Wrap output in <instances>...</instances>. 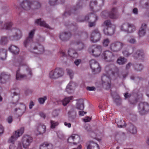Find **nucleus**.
<instances>
[{
    "mask_svg": "<svg viewBox=\"0 0 149 149\" xmlns=\"http://www.w3.org/2000/svg\"><path fill=\"white\" fill-rule=\"evenodd\" d=\"M107 75L109 76L104 75L102 76V81L103 86L106 89L109 88L111 87L110 78H114L118 75V69L114 65H111L107 66L106 68Z\"/></svg>",
    "mask_w": 149,
    "mask_h": 149,
    "instance_id": "nucleus-1",
    "label": "nucleus"
},
{
    "mask_svg": "<svg viewBox=\"0 0 149 149\" xmlns=\"http://www.w3.org/2000/svg\"><path fill=\"white\" fill-rule=\"evenodd\" d=\"M20 6L24 10L32 12L39 8L41 7V4L38 2H33L29 0H24L20 3Z\"/></svg>",
    "mask_w": 149,
    "mask_h": 149,
    "instance_id": "nucleus-2",
    "label": "nucleus"
},
{
    "mask_svg": "<svg viewBox=\"0 0 149 149\" xmlns=\"http://www.w3.org/2000/svg\"><path fill=\"white\" fill-rule=\"evenodd\" d=\"M102 51V47L100 45H92L89 46L88 49L89 53L96 57L100 56Z\"/></svg>",
    "mask_w": 149,
    "mask_h": 149,
    "instance_id": "nucleus-3",
    "label": "nucleus"
},
{
    "mask_svg": "<svg viewBox=\"0 0 149 149\" xmlns=\"http://www.w3.org/2000/svg\"><path fill=\"white\" fill-rule=\"evenodd\" d=\"M30 50L36 54H41L44 52V49L42 45L38 43L33 42L31 44Z\"/></svg>",
    "mask_w": 149,
    "mask_h": 149,
    "instance_id": "nucleus-4",
    "label": "nucleus"
},
{
    "mask_svg": "<svg viewBox=\"0 0 149 149\" xmlns=\"http://www.w3.org/2000/svg\"><path fill=\"white\" fill-rule=\"evenodd\" d=\"M63 74V72L61 69L56 68L50 72L49 77L52 79H56L62 76Z\"/></svg>",
    "mask_w": 149,
    "mask_h": 149,
    "instance_id": "nucleus-5",
    "label": "nucleus"
},
{
    "mask_svg": "<svg viewBox=\"0 0 149 149\" xmlns=\"http://www.w3.org/2000/svg\"><path fill=\"white\" fill-rule=\"evenodd\" d=\"M120 28L122 31L127 33H132L136 30L135 26L133 24L127 22L123 24Z\"/></svg>",
    "mask_w": 149,
    "mask_h": 149,
    "instance_id": "nucleus-6",
    "label": "nucleus"
},
{
    "mask_svg": "<svg viewBox=\"0 0 149 149\" xmlns=\"http://www.w3.org/2000/svg\"><path fill=\"white\" fill-rule=\"evenodd\" d=\"M24 131V128L23 127H22L20 129L15 131L8 140V143H14L17 138L22 134Z\"/></svg>",
    "mask_w": 149,
    "mask_h": 149,
    "instance_id": "nucleus-7",
    "label": "nucleus"
},
{
    "mask_svg": "<svg viewBox=\"0 0 149 149\" xmlns=\"http://www.w3.org/2000/svg\"><path fill=\"white\" fill-rule=\"evenodd\" d=\"M90 67L92 71L95 74L99 72L101 70V68L99 63L95 60L92 59L89 61Z\"/></svg>",
    "mask_w": 149,
    "mask_h": 149,
    "instance_id": "nucleus-8",
    "label": "nucleus"
},
{
    "mask_svg": "<svg viewBox=\"0 0 149 149\" xmlns=\"http://www.w3.org/2000/svg\"><path fill=\"white\" fill-rule=\"evenodd\" d=\"M123 45L122 42L116 41L111 43L110 45L109 48L112 51L117 52L122 49Z\"/></svg>",
    "mask_w": 149,
    "mask_h": 149,
    "instance_id": "nucleus-9",
    "label": "nucleus"
},
{
    "mask_svg": "<svg viewBox=\"0 0 149 149\" xmlns=\"http://www.w3.org/2000/svg\"><path fill=\"white\" fill-rule=\"evenodd\" d=\"M101 38V34L98 29L94 30L92 32L91 40L93 42H96L99 41Z\"/></svg>",
    "mask_w": 149,
    "mask_h": 149,
    "instance_id": "nucleus-10",
    "label": "nucleus"
},
{
    "mask_svg": "<svg viewBox=\"0 0 149 149\" xmlns=\"http://www.w3.org/2000/svg\"><path fill=\"white\" fill-rule=\"evenodd\" d=\"M138 109L140 114H145L149 111V105L146 102H141L139 104Z\"/></svg>",
    "mask_w": 149,
    "mask_h": 149,
    "instance_id": "nucleus-11",
    "label": "nucleus"
},
{
    "mask_svg": "<svg viewBox=\"0 0 149 149\" xmlns=\"http://www.w3.org/2000/svg\"><path fill=\"white\" fill-rule=\"evenodd\" d=\"M32 141L33 139L30 136L28 135L24 136L22 139V143L23 147L25 148H28Z\"/></svg>",
    "mask_w": 149,
    "mask_h": 149,
    "instance_id": "nucleus-12",
    "label": "nucleus"
},
{
    "mask_svg": "<svg viewBox=\"0 0 149 149\" xmlns=\"http://www.w3.org/2000/svg\"><path fill=\"white\" fill-rule=\"evenodd\" d=\"M103 57L104 60L108 62H113L114 60L113 54L109 51H106L103 52Z\"/></svg>",
    "mask_w": 149,
    "mask_h": 149,
    "instance_id": "nucleus-13",
    "label": "nucleus"
},
{
    "mask_svg": "<svg viewBox=\"0 0 149 149\" xmlns=\"http://www.w3.org/2000/svg\"><path fill=\"white\" fill-rule=\"evenodd\" d=\"M80 140V136L77 134H73L68 139V143L76 145L78 143Z\"/></svg>",
    "mask_w": 149,
    "mask_h": 149,
    "instance_id": "nucleus-14",
    "label": "nucleus"
},
{
    "mask_svg": "<svg viewBox=\"0 0 149 149\" xmlns=\"http://www.w3.org/2000/svg\"><path fill=\"white\" fill-rule=\"evenodd\" d=\"M71 36V33L69 31H65L60 33L59 37L62 41L68 40Z\"/></svg>",
    "mask_w": 149,
    "mask_h": 149,
    "instance_id": "nucleus-15",
    "label": "nucleus"
},
{
    "mask_svg": "<svg viewBox=\"0 0 149 149\" xmlns=\"http://www.w3.org/2000/svg\"><path fill=\"white\" fill-rule=\"evenodd\" d=\"M134 48L131 46H128L124 49L122 52L123 55L126 57H128L134 52Z\"/></svg>",
    "mask_w": 149,
    "mask_h": 149,
    "instance_id": "nucleus-16",
    "label": "nucleus"
},
{
    "mask_svg": "<svg viewBox=\"0 0 149 149\" xmlns=\"http://www.w3.org/2000/svg\"><path fill=\"white\" fill-rule=\"evenodd\" d=\"M26 106L23 104H20L18 108H16L15 109V111L18 116H21L24 113L26 110Z\"/></svg>",
    "mask_w": 149,
    "mask_h": 149,
    "instance_id": "nucleus-17",
    "label": "nucleus"
},
{
    "mask_svg": "<svg viewBox=\"0 0 149 149\" xmlns=\"http://www.w3.org/2000/svg\"><path fill=\"white\" fill-rule=\"evenodd\" d=\"M97 20V16L95 14L91 13L89 14L88 15L86 16L84 19L82 21L88 20L90 22L94 21H96Z\"/></svg>",
    "mask_w": 149,
    "mask_h": 149,
    "instance_id": "nucleus-18",
    "label": "nucleus"
},
{
    "mask_svg": "<svg viewBox=\"0 0 149 149\" xmlns=\"http://www.w3.org/2000/svg\"><path fill=\"white\" fill-rule=\"evenodd\" d=\"M87 149H99V145L93 141L87 144Z\"/></svg>",
    "mask_w": 149,
    "mask_h": 149,
    "instance_id": "nucleus-19",
    "label": "nucleus"
},
{
    "mask_svg": "<svg viewBox=\"0 0 149 149\" xmlns=\"http://www.w3.org/2000/svg\"><path fill=\"white\" fill-rule=\"evenodd\" d=\"M10 76L4 73H2L0 77V83H5L10 79Z\"/></svg>",
    "mask_w": 149,
    "mask_h": 149,
    "instance_id": "nucleus-20",
    "label": "nucleus"
},
{
    "mask_svg": "<svg viewBox=\"0 0 149 149\" xmlns=\"http://www.w3.org/2000/svg\"><path fill=\"white\" fill-rule=\"evenodd\" d=\"M134 56L136 59L143 60L144 58V54L142 51L137 50L134 54Z\"/></svg>",
    "mask_w": 149,
    "mask_h": 149,
    "instance_id": "nucleus-21",
    "label": "nucleus"
},
{
    "mask_svg": "<svg viewBox=\"0 0 149 149\" xmlns=\"http://www.w3.org/2000/svg\"><path fill=\"white\" fill-rule=\"evenodd\" d=\"M16 79L17 80H21L22 79H27V76L25 74H22L19 72V70H17L16 74Z\"/></svg>",
    "mask_w": 149,
    "mask_h": 149,
    "instance_id": "nucleus-22",
    "label": "nucleus"
},
{
    "mask_svg": "<svg viewBox=\"0 0 149 149\" xmlns=\"http://www.w3.org/2000/svg\"><path fill=\"white\" fill-rule=\"evenodd\" d=\"M35 23L37 25L43 26L47 28H49V25L45 22L42 20L41 18H39L36 20Z\"/></svg>",
    "mask_w": 149,
    "mask_h": 149,
    "instance_id": "nucleus-23",
    "label": "nucleus"
},
{
    "mask_svg": "<svg viewBox=\"0 0 149 149\" xmlns=\"http://www.w3.org/2000/svg\"><path fill=\"white\" fill-rule=\"evenodd\" d=\"M104 33L106 35L111 36L114 33V29L113 26L108 27L104 29Z\"/></svg>",
    "mask_w": 149,
    "mask_h": 149,
    "instance_id": "nucleus-24",
    "label": "nucleus"
},
{
    "mask_svg": "<svg viewBox=\"0 0 149 149\" xmlns=\"http://www.w3.org/2000/svg\"><path fill=\"white\" fill-rule=\"evenodd\" d=\"M146 29V24H142L138 33L140 36H142L145 35Z\"/></svg>",
    "mask_w": 149,
    "mask_h": 149,
    "instance_id": "nucleus-25",
    "label": "nucleus"
},
{
    "mask_svg": "<svg viewBox=\"0 0 149 149\" xmlns=\"http://www.w3.org/2000/svg\"><path fill=\"white\" fill-rule=\"evenodd\" d=\"M45 126L41 124H39L38 125L37 130L39 134H41L44 133L45 131Z\"/></svg>",
    "mask_w": 149,
    "mask_h": 149,
    "instance_id": "nucleus-26",
    "label": "nucleus"
},
{
    "mask_svg": "<svg viewBox=\"0 0 149 149\" xmlns=\"http://www.w3.org/2000/svg\"><path fill=\"white\" fill-rule=\"evenodd\" d=\"M9 50L13 54H18L19 52V49L17 46L11 45L9 48Z\"/></svg>",
    "mask_w": 149,
    "mask_h": 149,
    "instance_id": "nucleus-27",
    "label": "nucleus"
},
{
    "mask_svg": "<svg viewBox=\"0 0 149 149\" xmlns=\"http://www.w3.org/2000/svg\"><path fill=\"white\" fill-rule=\"evenodd\" d=\"M40 149H53V146L50 143H44L41 145Z\"/></svg>",
    "mask_w": 149,
    "mask_h": 149,
    "instance_id": "nucleus-28",
    "label": "nucleus"
},
{
    "mask_svg": "<svg viewBox=\"0 0 149 149\" xmlns=\"http://www.w3.org/2000/svg\"><path fill=\"white\" fill-rule=\"evenodd\" d=\"M68 54L71 57L73 58H77L78 56L77 53L72 49H70L69 50Z\"/></svg>",
    "mask_w": 149,
    "mask_h": 149,
    "instance_id": "nucleus-29",
    "label": "nucleus"
},
{
    "mask_svg": "<svg viewBox=\"0 0 149 149\" xmlns=\"http://www.w3.org/2000/svg\"><path fill=\"white\" fill-rule=\"evenodd\" d=\"M77 50L80 51L84 49L85 47V44L82 42L77 41L76 42Z\"/></svg>",
    "mask_w": 149,
    "mask_h": 149,
    "instance_id": "nucleus-30",
    "label": "nucleus"
},
{
    "mask_svg": "<svg viewBox=\"0 0 149 149\" xmlns=\"http://www.w3.org/2000/svg\"><path fill=\"white\" fill-rule=\"evenodd\" d=\"M84 101L82 99L78 100L76 105V108L81 110H83L84 109Z\"/></svg>",
    "mask_w": 149,
    "mask_h": 149,
    "instance_id": "nucleus-31",
    "label": "nucleus"
},
{
    "mask_svg": "<svg viewBox=\"0 0 149 149\" xmlns=\"http://www.w3.org/2000/svg\"><path fill=\"white\" fill-rule=\"evenodd\" d=\"M113 97V100L117 106H120L122 104V100L121 98L118 95H116Z\"/></svg>",
    "mask_w": 149,
    "mask_h": 149,
    "instance_id": "nucleus-32",
    "label": "nucleus"
},
{
    "mask_svg": "<svg viewBox=\"0 0 149 149\" xmlns=\"http://www.w3.org/2000/svg\"><path fill=\"white\" fill-rule=\"evenodd\" d=\"M117 62L118 64L123 65L127 62V60L124 57L120 56L117 59Z\"/></svg>",
    "mask_w": 149,
    "mask_h": 149,
    "instance_id": "nucleus-33",
    "label": "nucleus"
},
{
    "mask_svg": "<svg viewBox=\"0 0 149 149\" xmlns=\"http://www.w3.org/2000/svg\"><path fill=\"white\" fill-rule=\"evenodd\" d=\"M117 125L119 127H125L126 126L125 122L123 119H118L116 120Z\"/></svg>",
    "mask_w": 149,
    "mask_h": 149,
    "instance_id": "nucleus-34",
    "label": "nucleus"
},
{
    "mask_svg": "<svg viewBox=\"0 0 149 149\" xmlns=\"http://www.w3.org/2000/svg\"><path fill=\"white\" fill-rule=\"evenodd\" d=\"M72 99L73 97L72 96L65 97L62 101L63 105L64 106H66L69 103L70 100H72Z\"/></svg>",
    "mask_w": 149,
    "mask_h": 149,
    "instance_id": "nucleus-35",
    "label": "nucleus"
},
{
    "mask_svg": "<svg viewBox=\"0 0 149 149\" xmlns=\"http://www.w3.org/2000/svg\"><path fill=\"white\" fill-rule=\"evenodd\" d=\"M98 132L99 131L97 129H96L95 130H93L89 134L92 138L95 139L97 136L99 135Z\"/></svg>",
    "mask_w": 149,
    "mask_h": 149,
    "instance_id": "nucleus-36",
    "label": "nucleus"
},
{
    "mask_svg": "<svg viewBox=\"0 0 149 149\" xmlns=\"http://www.w3.org/2000/svg\"><path fill=\"white\" fill-rule=\"evenodd\" d=\"M15 35L13 36L14 39L15 40H18L19 39L22 35L21 31L19 30H15Z\"/></svg>",
    "mask_w": 149,
    "mask_h": 149,
    "instance_id": "nucleus-37",
    "label": "nucleus"
},
{
    "mask_svg": "<svg viewBox=\"0 0 149 149\" xmlns=\"http://www.w3.org/2000/svg\"><path fill=\"white\" fill-rule=\"evenodd\" d=\"M128 129L131 133L133 134H135L137 132L136 127L132 124L130 125Z\"/></svg>",
    "mask_w": 149,
    "mask_h": 149,
    "instance_id": "nucleus-38",
    "label": "nucleus"
},
{
    "mask_svg": "<svg viewBox=\"0 0 149 149\" xmlns=\"http://www.w3.org/2000/svg\"><path fill=\"white\" fill-rule=\"evenodd\" d=\"M133 65L134 70L136 71H141L143 69V66L141 64L135 63Z\"/></svg>",
    "mask_w": 149,
    "mask_h": 149,
    "instance_id": "nucleus-39",
    "label": "nucleus"
},
{
    "mask_svg": "<svg viewBox=\"0 0 149 149\" xmlns=\"http://www.w3.org/2000/svg\"><path fill=\"white\" fill-rule=\"evenodd\" d=\"M7 51L5 49H3L0 53V59L2 60H5L6 57Z\"/></svg>",
    "mask_w": 149,
    "mask_h": 149,
    "instance_id": "nucleus-40",
    "label": "nucleus"
},
{
    "mask_svg": "<svg viewBox=\"0 0 149 149\" xmlns=\"http://www.w3.org/2000/svg\"><path fill=\"white\" fill-rule=\"evenodd\" d=\"M8 37L6 36H2L0 39V44L2 45L6 44L8 42Z\"/></svg>",
    "mask_w": 149,
    "mask_h": 149,
    "instance_id": "nucleus-41",
    "label": "nucleus"
},
{
    "mask_svg": "<svg viewBox=\"0 0 149 149\" xmlns=\"http://www.w3.org/2000/svg\"><path fill=\"white\" fill-rule=\"evenodd\" d=\"M24 68L25 69L27 72L28 75L27 76L28 78H30L31 77L32 75V73L31 71V69L26 65L24 66Z\"/></svg>",
    "mask_w": 149,
    "mask_h": 149,
    "instance_id": "nucleus-42",
    "label": "nucleus"
},
{
    "mask_svg": "<svg viewBox=\"0 0 149 149\" xmlns=\"http://www.w3.org/2000/svg\"><path fill=\"white\" fill-rule=\"evenodd\" d=\"M13 25L12 23L11 22H8L5 23L2 27L4 29L6 30L10 29Z\"/></svg>",
    "mask_w": 149,
    "mask_h": 149,
    "instance_id": "nucleus-43",
    "label": "nucleus"
},
{
    "mask_svg": "<svg viewBox=\"0 0 149 149\" xmlns=\"http://www.w3.org/2000/svg\"><path fill=\"white\" fill-rule=\"evenodd\" d=\"M82 7V5L81 3H79L77 4V5L74 7L73 9L71 10V11L72 12V13H74V12L81 9Z\"/></svg>",
    "mask_w": 149,
    "mask_h": 149,
    "instance_id": "nucleus-44",
    "label": "nucleus"
},
{
    "mask_svg": "<svg viewBox=\"0 0 149 149\" xmlns=\"http://www.w3.org/2000/svg\"><path fill=\"white\" fill-rule=\"evenodd\" d=\"M103 25L106 26L107 27H111L114 26V25L111 23L110 20H107L105 21L103 24Z\"/></svg>",
    "mask_w": 149,
    "mask_h": 149,
    "instance_id": "nucleus-45",
    "label": "nucleus"
},
{
    "mask_svg": "<svg viewBox=\"0 0 149 149\" xmlns=\"http://www.w3.org/2000/svg\"><path fill=\"white\" fill-rule=\"evenodd\" d=\"M109 16L110 18L112 19H116L118 17V15L113 13L112 10L109 13Z\"/></svg>",
    "mask_w": 149,
    "mask_h": 149,
    "instance_id": "nucleus-46",
    "label": "nucleus"
},
{
    "mask_svg": "<svg viewBox=\"0 0 149 149\" xmlns=\"http://www.w3.org/2000/svg\"><path fill=\"white\" fill-rule=\"evenodd\" d=\"M66 70L68 75L69 76L71 79H72L74 74L73 71L69 69H67Z\"/></svg>",
    "mask_w": 149,
    "mask_h": 149,
    "instance_id": "nucleus-47",
    "label": "nucleus"
},
{
    "mask_svg": "<svg viewBox=\"0 0 149 149\" xmlns=\"http://www.w3.org/2000/svg\"><path fill=\"white\" fill-rule=\"evenodd\" d=\"M75 108L72 107L70 110L68 112V114L69 115H76V113L75 111Z\"/></svg>",
    "mask_w": 149,
    "mask_h": 149,
    "instance_id": "nucleus-48",
    "label": "nucleus"
},
{
    "mask_svg": "<svg viewBox=\"0 0 149 149\" xmlns=\"http://www.w3.org/2000/svg\"><path fill=\"white\" fill-rule=\"evenodd\" d=\"M47 99V97L44 96L43 97L39 98L38 99V101L39 103L40 104H43L45 100Z\"/></svg>",
    "mask_w": 149,
    "mask_h": 149,
    "instance_id": "nucleus-49",
    "label": "nucleus"
},
{
    "mask_svg": "<svg viewBox=\"0 0 149 149\" xmlns=\"http://www.w3.org/2000/svg\"><path fill=\"white\" fill-rule=\"evenodd\" d=\"M29 39V37H28L24 41V45L25 47H26L28 45H29L30 44V45L32 43H31L32 42L33 39L31 40H30Z\"/></svg>",
    "mask_w": 149,
    "mask_h": 149,
    "instance_id": "nucleus-50",
    "label": "nucleus"
},
{
    "mask_svg": "<svg viewBox=\"0 0 149 149\" xmlns=\"http://www.w3.org/2000/svg\"><path fill=\"white\" fill-rule=\"evenodd\" d=\"M110 42V41L108 38H106L102 42L103 46L105 47H107L108 45Z\"/></svg>",
    "mask_w": 149,
    "mask_h": 149,
    "instance_id": "nucleus-51",
    "label": "nucleus"
},
{
    "mask_svg": "<svg viewBox=\"0 0 149 149\" xmlns=\"http://www.w3.org/2000/svg\"><path fill=\"white\" fill-rule=\"evenodd\" d=\"M23 57L21 56L18 58L17 61L18 63V65H23Z\"/></svg>",
    "mask_w": 149,
    "mask_h": 149,
    "instance_id": "nucleus-52",
    "label": "nucleus"
},
{
    "mask_svg": "<svg viewBox=\"0 0 149 149\" xmlns=\"http://www.w3.org/2000/svg\"><path fill=\"white\" fill-rule=\"evenodd\" d=\"M11 95L13 97L14 96H15V98H17V101H18V100L19 99V96L18 95V94L16 92L14 91L13 90H12L11 91Z\"/></svg>",
    "mask_w": 149,
    "mask_h": 149,
    "instance_id": "nucleus-53",
    "label": "nucleus"
},
{
    "mask_svg": "<svg viewBox=\"0 0 149 149\" xmlns=\"http://www.w3.org/2000/svg\"><path fill=\"white\" fill-rule=\"evenodd\" d=\"M35 30H33L31 31L29 33V39L30 40H31L33 39V38Z\"/></svg>",
    "mask_w": 149,
    "mask_h": 149,
    "instance_id": "nucleus-54",
    "label": "nucleus"
},
{
    "mask_svg": "<svg viewBox=\"0 0 149 149\" xmlns=\"http://www.w3.org/2000/svg\"><path fill=\"white\" fill-rule=\"evenodd\" d=\"M141 2L144 4L145 7H149V0H141Z\"/></svg>",
    "mask_w": 149,
    "mask_h": 149,
    "instance_id": "nucleus-55",
    "label": "nucleus"
},
{
    "mask_svg": "<svg viewBox=\"0 0 149 149\" xmlns=\"http://www.w3.org/2000/svg\"><path fill=\"white\" fill-rule=\"evenodd\" d=\"M51 127L52 128H54L55 127L58 125V123L57 122L53 120H51Z\"/></svg>",
    "mask_w": 149,
    "mask_h": 149,
    "instance_id": "nucleus-56",
    "label": "nucleus"
},
{
    "mask_svg": "<svg viewBox=\"0 0 149 149\" xmlns=\"http://www.w3.org/2000/svg\"><path fill=\"white\" fill-rule=\"evenodd\" d=\"M76 115H69V120L72 122L75 121Z\"/></svg>",
    "mask_w": 149,
    "mask_h": 149,
    "instance_id": "nucleus-57",
    "label": "nucleus"
},
{
    "mask_svg": "<svg viewBox=\"0 0 149 149\" xmlns=\"http://www.w3.org/2000/svg\"><path fill=\"white\" fill-rule=\"evenodd\" d=\"M85 129L88 132V134L93 130L92 129L90 126L89 125H86L85 127Z\"/></svg>",
    "mask_w": 149,
    "mask_h": 149,
    "instance_id": "nucleus-58",
    "label": "nucleus"
},
{
    "mask_svg": "<svg viewBox=\"0 0 149 149\" xmlns=\"http://www.w3.org/2000/svg\"><path fill=\"white\" fill-rule=\"evenodd\" d=\"M66 90V91L68 93H71L73 92L74 89L71 88V87H68V86H67Z\"/></svg>",
    "mask_w": 149,
    "mask_h": 149,
    "instance_id": "nucleus-59",
    "label": "nucleus"
},
{
    "mask_svg": "<svg viewBox=\"0 0 149 149\" xmlns=\"http://www.w3.org/2000/svg\"><path fill=\"white\" fill-rule=\"evenodd\" d=\"M124 96L125 97V99H129L131 96L130 93L128 92H126L124 93Z\"/></svg>",
    "mask_w": 149,
    "mask_h": 149,
    "instance_id": "nucleus-60",
    "label": "nucleus"
},
{
    "mask_svg": "<svg viewBox=\"0 0 149 149\" xmlns=\"http://www.w3.org/2000/svg\"><path fill=\"white\" fill-rule=\"evenodd\" d=\"M68 87H71V88L74 89V88L76 87V84L75 83H73L72 82H70L68 85Z\"/></svg>",
    "mask_w": 149,
    "mask_h": 149,
    "instance_id": "nucleus-61",
    "label": "nucleus"
},
{
    "mask_svg": "<svg viewBox=\"0 0 149 149\" xmlns=\"http://www.w3.org/2000/svg\"><path fill=\"white\" fill-rule=\"evenodd\" d=\"M88 36V34L86 32L83 33L81 35V38L83 39H86L87 38Z\"/></svg>",
    "mask_w": 149,
    "mask_h": 149,
    "instance_id": "nucleus-62",
    "label": "nucleus"
},
{
    "mask_svg": "<svg viewBox=\"0 0 149 149\" xmlns=\"http://www.w3.org/2000/svg\"><path fill=\"white\" fill-rule=\"evenodd\" d=\"M109 15L108 14L106 11H104L102 12L101 13V15L103 18H106Z\"/></svg>",
    "mask_w": 149,
    "mask_h": 149,
    "instance_id": "nucleus-63",
    "label": "nucleus"
},
{
    "mask_svg": "<svg viewBox=\"0 0 149 149\" xmlns=\"http://www.w3.org/2000/svg\"><path fill=\"white\" fill-rule=\"evenodd\" d=\"M59 113V111L55 110L53 112V115L54 117L57 116H58Z\"/></svg>",
    "mask_w": 149,
    "mask_h": 149,
    "instance_id": "nucleus-64",
    "label": "nucleus"
}]
</instances>
